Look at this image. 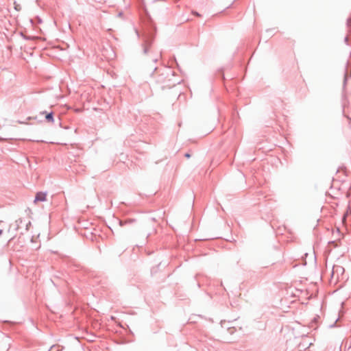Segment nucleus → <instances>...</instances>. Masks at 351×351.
<instances>
[{
	"label": "nucleus",
	"mask_w": 351,
	"mask_h": 351,
	"mask_svg": "<svg viewBox=\"0 0 351 351\" xmlns=\"http://www.w3.org/2000/svg\"><path fill=\"white\" fill-rule=\"evenodd\" d=\"M2 232H3V230H0V235L2 234Z\"/></svg>",
	"instance_id": "39448f33"
},
{
	"label": "nucleus",
	"mask_w": 351,
	"mask_h": 351,
	"mask_svg": "<svg viewBox=\"0 0 351 351\" xmlns=\"http://www.w3.org/2000/svg\"><path fill=\"white\" fill-rule=\"evenodd\" d=\"M46 193L38 192L36 195L34 202L36 203L37 202H44L46 200Z\"/></svg>",
	"instance_id": "f257e3e1"
},
{
	"label": "nucleus",
	"mask_w": 351,
	"mask_h": 351,
	"mask_svg": "<svg viewBox=\"0 0 351 351\" xmlns=\"http://www.w3.org/2000/svg\"><path fill=\"white\" fill-rule=\"evenodd\" d=\"M193 14H195V15H197V16H199V14L198 13L193 12Z\"/></svg>",
	"instance_id": "20e7f679"
},
{
	"label": "nucleus",
	"mask_w": 351,
	"mask_h": 351,
	"mask_svg": "<svg viewBox=\"0 0 351 351\" xmlns=\"http://www.w3.org/2000/svg\"><path fill=\"white\" fill-rule=\"evenodd\" d=\"M18 222H19V221H18V220H17V221H16V229H17V228H18V227H19Z\"/></svg>",
	"instance_id": "7ed1b4c3"
},
{
	"label": "nucleus",
	"mask_w": 351,
	"mask_h": 351,
	"mask_svg": "<svg viewBox=\"0 0 351 351\" xmlns=\"http://www.w3.org/2000/svg\"><path fill=\"white\" fill-rule=\"evenodd\" d=\"M46 119L49 121H53V115L51 113H49L48 114L46 115Z\"/></svg>",
	"instance_id": "f03ea898"
}]
</instances>
